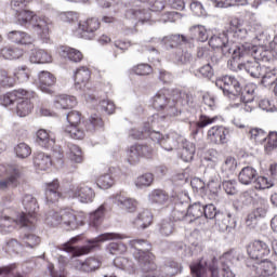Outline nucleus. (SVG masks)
<instances>
[{
  "instance_id": "a878e982",
  "label": "nucleus",
  "mask_w": 277,
  "mask_h": 277,
  "mask_svg": "<svg viewBox=\"0 0 277 277\" xmlns=\"http://www.w3.org/2000/svg\"><path fill=\"white\" fill-rule=\"evenodd\" d=\"M23 96H31V93H27V90L25 89H18L9 92L0 96V105H2L3 107H10V105H14V103L21 101Z\"/></svg>"
},
{
  "instance_id": "4d7b16f0",
  "label": "nucleus",
  "mask_w": 277,
  "mask_h": 277,
  "mask_svg": "<svg viewBox=\"0 0 277 277\" xmlns=\"http://www.w3.org/2000/svg\"><path fill=\"white\" fill-rule=\"evenodd\" d=\"M160 146L168 151L174 150L179 146V141L174 138V134H168L160 141Z\"/></svg>"
},
{
  "instance_id": "f8f14e48",
  "label": "nucleus",
  "mask_w": 277,
  "mask_h": 277,
  "mask_svg": "<svg viewBox=\"0 0 277 277\" xmlns=\"http://www.w3.org/2000/svg\"><path fill=\"white\" fill-rule=\"evenodd\" d=\"M83 214H77L75 210H61V227L65 230H76L79 226H83Z\"/></svg>"
},
{
  "instance_id": "69168bd1",
  "label": "nucleus",
  "mask_w": 277,
  "mask_h": 277,
  "mask_svg": "<svg viewBox=\"0 0 277 277\" xmlns=\"http://www.w3.org/2000/svg\"><path fill=\"white\" fill-rule=\"evenodd\" d=\"M16 83V79L8 76V71L1 69L0 70V85L3 88H14Z\"/></svg>"
},
{
  "instance_id": "de8ad7c7",
  "label": "nucleus",
  "mask_w": 277,
  "mask_h": 277,
  "mask_svg": "<svg viewBox=\"0 0 277 277\" xmlns=\"http://www.w3.org/2000/svg\"><path fill=\"white\" fill-rule=\"evenodd\" d=\"M155 181L153 174H141L134 180V185L137 189H144V187H150Z\"/></svg>"
},
{
  "instance_id": "39448f33",
  "label": "nucleus",
  "mask_w": 277,
  "mask_h": 277,
  "mask_svg": "<svg viewBox=\"0 0 277 277\" xmlns=\"http://www.w3.org/2000/svg\"><path fill=\"white\" fill-rule=\"evenodd\" d=\"M104 126L103 118L97 114H93L85 123L65 126L64 131L72 140H83L85 137V130H83V127H85L89 133H94L97 129H103Z\"/></svg>"
},
{
  "instance_id": "f03ea898",
  "label": "nucleus",
  "mask_w": 277,
  "mask_h": 277,
  "mask_svg": "<svg viewBox=\"0 0 277 277\" xmlns=\"http://www.w3.org/2000/svg\"><path fill=\"white\" fill-rule=\"evenodd\" d=\"M169 92L166 89L158 91L151 98L153 107L161 114H156L150 117L151 124H155V120H170L181 114L179 105H189L193 103V97L188 93L175 91L173 98L168 95Z\"/></svg>"
},
{
  "instance_id": "393cba45",
  "label": "nucleus",
  "mask_w": 277,
  "mask_h": 277,
  "mask_svg": "<svg viewBox=\"0 0 277 277\" xmlns=\"http://www.w3.org/2000/svg\"><path fill=\"white\" fill-rule=\"evenodd\" d=\"M242 48L243 44L239 43L236 48L232 50V53L229 54L232 55V60L228 61L227 66L229 70H233V72H240V70L245 69L246 62H243V60H246L247 56H239L238 54H236L239 49Z\"/></svg>"
},
{
  "instance_id": "052dcab7",
  "label": "nucleus",
  "mask_w": 277,
  "mask_h": 277,
  "mask_svg": "<svg viewBox=\"0 0 277 277\" xmlns=\"http://www.w3.org/2000/svg\"><path fill=\"white\" fill-rule=\"evenodd\" d=\"M14 151L16 157H19V159H27V157L31 155V147L26 143H19L14 147Z\"/></svg>"
},
{
  "instance_id": "0eeeda50",
  "label": "nucleus",
  "mask_w": 277,
  "mask_h": 277,
  "mask_svg": "<svg viewBox=\"0 0 277 277\" xmlns=\"http://www.w3.org/2000/svg\"><path fill=\"white\" fill-rule=\"evenodd\" d=\"M22 205L26 211L18 214L19 224L22 226H28L29 230L36 228V213L39 209L38 200L31 195H25L22 200Z\"/></svg>"
},
{
  "instance_id": "4be33fe9",
  "label": "nucleus",
  "mask_w": 277,
  "mask_h": 277,
  "mask_svg": "<svg viewBox=\"0 0 277 277\" xmlns=\"http://www.w3.org/2000/svg\"><path fill=\"white\" fill-rule=\"evenodd\" d=\"M131 224L134 225V228H137L138 230H145V228H148L153 224V214L150 211L144 209L137 213V215L132 219Z\"/></svg>"
},
{
  "instance_id": "8fccbe9b",
  "label": "nucleus",
  "mask_w": 277,
  "mask_h": 277,
  "mask_svg": "<svg viewBox=\"0 0 277 277\" xmlns=\"http://www.w3.org/2000/svg\"><path fill=\"white\" fill-rule=\"evenodd\" d=\"M253 183L255 189H269V187H274V181L264 175H255L253 179Z\"/></svg>"
},
{
  "instance_id": "5701e85b",
  "label": "nucleus",
  "mask_w": 277,
  "mask_h": 277,
  "mask_svg": "<svg viewBox=\"0 0 277 277\" xmlns=\"http://www.w3.org/2000/svg\"><path fill=\"white\" fill-rule=\"evenodd\" d=\"M230 131L222 126H214L208 131V138L213 144H226Z\"/></svg>"
},
{
  "instance_id": "cd10ccee",
  "label": "nucleus",
  "mask_w": 277,
  "mask_h": 277,
  "mask_svg": "<svg viewBox=\"0 0 277 277\" xmlns=\"http://www.w3.org/2000/svg\"><path fill=\"white\" fill-rule=\"evenodd\" d=\"M255 274L260 277H272L276 274V265L268 258L256 264Z\"/></svg>"
},
{
  "instance_id": "f3484780",
  "label": "nucleus",
  "mask_w": 277,
  "mask_h": 277,
  "mask_svg": "<svg viewBox=\"0 0 277 277\" xmlns=\"http://www.w3.org/2000/svg\"><path fill=\"white\" fill-rule=\"evenodd\" d=\"M222 276L223 277H235V273L230 269L232 265H238L239 263V255L235 251H229L224 253L220 258Z\"/></svg>"
},
{
  "instance_id": "b1692460",
  "label": "nucleus",
  "mask_w": 277,
  "mask_h": 277,
  "mask_svg": "<svg viewBox=\"0 0 277 277\" xmlns=\"http://www.w3.org/2000/svg\"><path fill=\"white\" fill-rule=\"evenodd\" d=\"M16 226H19L25 230H29V225L21 224L18 215L16 220L11 219L10 216H0V233H2V235H8V233H12V230H14Z\"/></svg>"
},
{
  "instance_id": "79ce46f5",
  "label": "nucleus",
  "mask_w": 277,
  "mask_h": 277,
  "mask_svg": "<svg viewBox=\"0 0 277 277\" xmlns=\"http://www.w3.org/2000/svg\"><path fill=\"white\" fill-rule=\"evenodd\" d=\"M0 57H3V60H19V57H23V49L13 47L2 48L0 50Z\"/></svg>"
},
{
  "instance_id": "c9c22d12",
  "label": "nucleus",
  "mask_w": 277,
  "mask_h": 277,
  "mask_svg": "<svg viewBox=\"0 0 277 277\" xmlns=\"http://www.w3.org/2000/svg\"><path fill=\"white\" fill-rule=\"evenodd\" d=\"M189 35L192 40L197 42H207L209 40V31L203 25H194L189 28Z\"/></svg>"
},
{
  "instance_id": "864d4df0",
  "label": "nucleus",
  "mask_w": 277,
  "mask_h": 277,
  "mask_svg": "<svg viewBox=\"0 0 277 277\" xmlns=\"http://www.w3.org/2000/svg\"><path fill=\"white\" fill-rule=\"evenodd\" d=\"M27 170L23 166L18 164H0V174H25Z\"/></svg>"
},
{
  "instance_id": "338daca9",
  "label": "nucleus",
  "mask_w": 277,
  "mask_h": 277,
  "mask_svg": "<svg viewBox=\"0 0 277 277\" xmlns=\"http://www.w3.org/2000/svg\"><path fill=\"white\" fill-rule=\"evenodd\" d=\"M141 157L142 156L140 154L138 145L131 146L130 149L128 150V161H129V163H131V164L137 163V161H140Z\"/></svg>"
},
{
  "instance_id": "dca6fc26",
  "label": "nucleus",
  "mask_w": 277,
  "mask_h": 277,
  "mask_svg": "<svg viewBox=\"0 0 277 277\" xmlns=\"http://www.w3.org/2000/svg\"><path fill=\"white\" fill-rule=\"evenodd\" d=\"M100 27L101 22H98V18L91 17L78 25V31L81 34V38L92 40V38H94V34L98 31Z\"/></svg>"
},
{
  "instance_id": "2f4dec72",
  "label": "nucleus",
  "mask_w": 277,
  "mask_h": 277,
  "mask_svg": "<svg viewBox=\"0 0 277 277\" xmlns=\"http://www.w3.org/2000/svg\"><path fill=\"white\" fill-rule=\"evenodd\" d=\"M90 81V69L88 67H80L75 72V88L76 90H83Z\"/></svg>"
},
{
  "instance_id": "5fc2aeb1",
  "label": "nucleus",
  "mask_w": 277,
  "mask_h": 277,
  "mask_svg": "<svg viewBox=\"0 0 277 277\" xmlns=\"http://www.w3.org/2000/svg\"><path fill=\"white\" fill-rule=\"evenodd\" d=\"M114 183H116L114 175L102 174L97 179L96 185L100 187V189H109V187L114 186Z\"/></svg>"
},
{
  "instance_id": "6e6d98bb",
  "label": "nucleus",
  "mask_w": 277,
  "mask_h": 277,
  "mask_svg": "<svg viewBox=\"0 0 277 277\" xmlns=\"http://www.w3.org/2000/svg\"><path fill=\"white\" fill-rule=\"evenodd\" d=\"M267 211H269V202H267V199H261L260 206L251 213H253L259 220H263V217H267Z\"/></svg>"
},
{
  "instance_id": "ea45409f",
  "label": "nucleus",
  "mask_w": 277,
  "mask_h": 277,
  "mask_svg": "<svg viewBox=\"0 0 277 277\" xmlns=\"http://www.w3.org/2000/svg\"><path fill=\"white\" fill-rule=\"evenodd\" d=\"M61 55L63 57H67L69 62H74V64H79V62L83 60V54L81 53V51L75 48H68V47L61 48Z\"/></svg>"
},
{
  "instance_id": "bb28decb",
  "label": "nucleus",
  "mask_w": 277,
  "mask_h": 277,
  "mask_svg": "<svg viewBox=\"0 0 277 277\" xmlns=\"http://www.w3.org/2000/svg\"><path fill=\"white\" fill-rule=\"evenodd\" d=\"M53 85H55V76L49 71H41L39 74V89L41 92L51 94Z\"/></svg>"
},
{
  "instance_id": "a19ab883",
  "label": "nucleus",
  "mask_w": 277,
  "mask_h": 277,
  "mask_svg": "<svg viewBox=\"0 0 277 277\" xmlns=\"http://www.w3.org/2000/svg\"><path fill=\"white\" fill-rule=\"evenodd\" d=\"M187 215L188 222H194V220H198L199 217H202L205 215V206H202L200 202H195L187 209Z\"/></svg>"
},
{
  "instance_id": "09e8293b",
  "label": "nucleus",
  "mask_w": 277,
  "mask_h": 277,
  "mask_svg": "<svg viewBox=\"0 0 277 277\" xmlns=\"http://www.w3.org/2000/svg\"><path fill=\"white\" fill-rule=\"evenodd\" d=\"M40 237L32 233H25L22 236V242L24 246H26V248H30L31 250H34V248H38V246H40Z\"/></svg>"
},
{
  "instance_id": "6e6552de",
  "label": "nucleus",
  "mask_w": 277,
  "mask_h": 277,
  "mask_svg": "<svg viewBox=\"0 0 277 277\" xmlns=\"http://www.w3.org/2000/svg\"><path fill=\"white\" fill-rule=\"evenodd\" d=\"M193 277H207V272H210L211 277H220V268H217V259L210 258L209 260L202 258L196 264L190 266Z\"/></svg>"
},
{
  "instance_id": "a18cd8bd",
  "label": "nucleus",
  "mask_w": 277,
  "mask_h": 277,
  "mask_svg": "<svg viewBox=\"0 0 277 277\" xmlns=\"http://www.w3.org/2000/svg\"><path fill=\"white\" fill-rule=\"evenodd\" d=\"M261 78L262 85L271 88V85H274L277 81V69H267L266 67V70L261 75Z\"/></svg>"
},
{
  "instance_id": "7c9ffc66",
  "label": "nucleus",
  "mask_w": 277,
  "mask_h": 277,
  "mask_svg": "<svg viewBox=\"0 0 277 277\" xmlns=\"http://www.w3.org/2000/svg\"><path fill=\"white\" fill-rule=\"evenodd\" d=\"M34 166L37 168V170H49V168L53 166V160H51V156L48 154L37 151L34 154Z\"/></svg>"
},
{
  "instance_id": "58836bf2",
  "label": "nucleus",
  "mask_w": 277,
  "mask_h": 277,
  "mask_svg": "<svg viewBox=\"0 0 277 277\" xmlns=\"http://www.w3.org/2000/svg\"><path fill=\"white\" fill-rule=\"evenodd\" d=\"M159 122H163V120H155V122L153 123L149 118L148 122L145 123V133H146V137H150L153 142H157L158 144L161 145V140H163V137L166 136H162L159 131L153 130V127H155V124H159Z\"/></svg>"
},
{
  "instance_id": "423d86ee",
  "label": "nucleus",
  "mask_w": 277,
  "mask_h": 277,
  "mask_svg": "<svg viewBox=\"0 0 277 277\" xmlns=\"http://www.w3.org/2000/svg\"><path fill=\"white\" fill-rule=\"evenodd\" d=\"M161 42L167 47H170L171 49H174V47H177L175 51V61L177 62V64H183V65L192 64V60H194V56H192V52L187 50H183V47H185V44H187L188 42L187 37L183 35H171V36L164 37L161 40Z\"/></svg>"
},
{
  "instance_id": "4468645a",
  "label": "nucleus",
  "mask_w": 277,
  "mask_h": 277,
  "mask_svg": "<svg viewBox=\"0 0 277 277\" xmlns=\"http://www.w3.org/2000/svg\"><path fill=\"white\" fill-rule=\"evenodd\" d=\"M209 44L213 49H221L223 55L228 56L233 53V50L239 44L234 43L230 41L228 37V32H223L219 36H213L209 40Z\"/></svg>"
},
{
  "instance_id": "9d476101",
  "label": "nucleus",
  "mask_w": 277,
  "mask_h": 277,
  "mask_svg": "<svg viewBox=\"0 0 277 277\" xmlns=\"http://www.w3.org/2000/svg\"><path fill=\"white\" fill-rule=\"evenodd\" d=\"M239 57L252 56L255 62H269L272 60V52L263 47H256L252 43H242V48L236 52Z\"/></svg>"
},
{
  "instance_id": "c85d7f7f",
  "label": "nucleus",
  "mask_w": 277,
  "mask_h": 277,
  "mask_svg": "<svg viewBox=\"0 0 277 277\" xmlns=\"http://www.w3.org/2000/svg\"><path fill=\"white\" fill-rule=\"evenodd\" d=\"M267 67L262 66L261 63H259L256 60H251L245 62V69L250 77H253V79H261V76L265 72Z\"/></svg>"
},
{
  "instance_id": "9b49d317",
  "label": "nucleus",
  "mask_w": 277,
  "mask_h": 277,
  "mask_svg": "<svg viewBox=\"0 0 277 277\" xmlns=\"http://www.w3.org/2000/svg\"><path fill=\"white\" fill-rule=\"evenodd\" d=\"M215 85L216 88H220L224 96H227L228 98H235V96L241 94V83L235 76H224L219 78L215 81Z\"/></svg>"
},
{
  "instance_id": "3c124183",
  "label": "nucleus",
  "mask_w": 277,
  "mask_h": 277,
  "mask_svg": "<svg viewBox=\"0 0 277 277\" xmlns=\"http://www.w3.org/2000/svg\"><path fill=\"white\" fill-rule=\"evenodd\" d=\"M159 234L162 237H170L174 233V222L171 220H163L158 224Z\"/></svg>"
},
{
  "instance_id": "72a5a7b5",
  "label": "nucleus",
  "mask_w": 277,
  "mask_h": 277,
  "mask_svg": "<svg viewBox=\"0 0 277 277\" xmlns=\"http://www.w3.org/2000/svg\"><path fill=\"white\" fill-rule=\"evenodd\" d=\"M77 105V97L70 95H58L54 101L56 109H72Z\"/></svg>"
},
{
  "instance_id": "0e129e2a",
  "label": "nucleus",
  "mask_w": 277,
  "mask_h": 277,
  "mask_svg": "<svg viewBox=\"0 0 277 277\" xmlns=\"http://www.w3.org/2000/svg\"><path fill=\"white\" fill-rule=\"evenodd\" d=\"M256 198V193L254 190L245 192L239 196V201L245 207H249V205H254V199Z\"/></svg>"
},
{
  "instance_id": "ddd939ff",
  "label": "nucleus",
  "mask_w": 277,
  "mask_h": 277,
  "mask_svg": "<svg viewBox=\"0 0 277 277\" xmlns=\"http://www.w3.org/2000/svg\"><path fill=\"white\" fill-rule=\"evenodd\" d=\"M247 253L253 261H261L272 256V248L263 240H254L247 247Z\"/></svg>"
},
{
  "instance_id": "13d9d810",
  "label": "nucleus",
  "mask_w": 277,
  "mask_h": 277,
  "mask_svg": "<svg viewBox=\"0 0 277 277\" xmlns=\"http://www.w3.org/2000/svg\"><path fill=\"white\" fill-rule=\"evenodd\" d=\"M106 251L113 255L124 254L127 252V245L122 242H110L107 245Z\"/></svg>"
},
{
  "instance_id": "774afa93",
  "label": "nucleus",
  "mask_w": 277,
  "mask_h": 277,
  "mask_svg": "<svg viewBox=\"0 0 277 277\" xmlns=\"http://www.w3.org/2000/svg\"><path fill=\"white\" fill-rule=\"evenodd\" d=\"M267 140L265 150L266 153H272V150L277 148V132H269Z\"/></svg>"
},
{
  "instance_id": "603ef678",
  "label": "nucleus",
  "mask_w": 277,
  "mask_h": 277,
  "mask_svg": "<svg viewBox=\"0 0 277 277\" xmlns=\"http://www.w3.org/2000/svg\"><path fill=\"white\" fill-rule=\"evenodd\" d=\"M203 215L207 220H215L216 222L222 220V213L217 211L213 203L203 206Z\"/></svg>"
},
{
  "instance_id": "49530a36",
  "label": "nucleus",
  "mask_w": 277,
  "mask_h": 277,
  "mask_svg": "<svg viewBox=\"0 0 277 277\" xmlns=\"http://www.w3.org/2000/svg\"><path fill=\"white\" fill-rule=\"evenodd\" d=\"M194 155H196V145H194V143L185 142L181 151L183 161L189 163V161L194 160Z\"/></svg>"
},
{
  "instance_id": "c03bdc74",
  "label": "nucleus",
  "mask_w": 277,
  "mask_h": 277,
  "mask_svg": "<svg viewBox=\"0 0 277 277\" xmlns=\"http://www.w3.org/2000/svg\"><path fill=\"white\" fill-rule=\"evenodd\" d=\"M44 224H47V226H51L52 228L62 226V211L56 212V211L50 210L44 215Z\"/></svg>"
},
{
  "instance_id": "e2e57ef3",
  "label": "nucleus",
  "mask_w": 277,
  "mask_h": 277,
  "mask_svg": "<svg viewBox=\"0 0 277 277\" xmlns=\"http://www.w3.org/2000/svg\"><path fill=\"white\" fill-rule=\"evenodd\" d=\"M219 224L221 230H230L232 228H235V221L230 222V214H224L222 213L221 220L216 221Z\"/></svg>"
},
{
  "instance_id": "473e14b6",
  "label": "nucleus",
  "mask_w": 277,
  "mask_h": 277,
  "mask_svg": "<svg viewBox=\"0 0 277 277\" xmlns=\"http://www.w3.org/2000/svg\"><path fill=\"white\" fill-rule=\"evenodd\" d=\"M8 39L15 44H31L34 38L25 31L12 30L8 34Z\"/></svg>"
},
{
  "instance_id": "4c0bfd02",
  "label": "nucleus",
  "mask_w": 277,
  "mask_h": 277,
  "mask_svg": "<svg viewBox=\"0 0 277 277\" xmlns=\"http://www.w3.org/2000/svg\"><path fill=\"white\" fill-rule=\"evenodd\" d=\"M148 200L151 205H166V202H168V200H170V195H168V193H166V190L163 189H153L149 194H148Z\"/></svg>"
},
{
  "instance_id": "7ed1b4c3",
  "label": "nucleus",
  "mask_w": 277,
  "mask_h": 277,
  "mask_svg": "<svg viewBox=\"0 0 277 277\" xmlns=\"http://www.w3.org/2000/svg\"><path fill=\"white\" fill-rule=\"evenodd\" d=\"M27 3H29V0H13L11 2L12 10L16 12L17 25L26 27V29H31L43 42L48 43L51 40L49 36L51 31V19L40 17L35 15L34 12L25 10Z\"/></svg>"
},
{
  "instance_id": "c756f323",
  "label": "nucleus",
  "mask_w": 277,
  "mask_h": 277,
  "mask_svg": "<svg viewBox=\"0 0 277 277\" xmlns=\"http://www.w3.org/2000/svg\"><path fill=\"white\" fill-rule=\"evenodd\" d=\"M37 144L42 148H53L55 146V135L44 129L37 131Z\"/></svg>"
},
{
  "instance_id": "20e7f679",
  "label": "nucleus",
  "mask_w": 277,
  "mask_h": 277,
  "mask_svg": "<svg viewBox=\"0 0 277 277\" xmlns=\"http://www.w3.org/2000/svg\"><path fill=\"white\" fill-rule=\"evenodd\" d=\"M111 239H127V236L116 233H105L89 240V243L82 247L72 246V243H77L78 241V238L74 237L64 245L63 250H65V252H69L72 256H83V254H90L98 243H103V241H109Z\"/></svg>"
},
{
  "instance_id": "412c9836",
  "label": "nucleus",
  "mask_w": 277,
  "mask_h": 277,
  "mask_svg": "<svg viewBox=\"0 0 277 277\" xmlns=\"http://www.w3.org/2000/svg\"><path fill=\"white\" fill-rule=\"evenodd\" d=\"M113 200L117 207L123 211H127V213H135V211H137L138 202L134 198L127 197L122 194H117L113 196Z\"/></svg>"
},
{
  "instance_id": "a211bd4d",
  "label": "nucleus",
  "mask_w": 277,
  "mask_h": 277,
  "mask_svg": "<svg viewBox=\"0 0 277 277\" xmlns=\"http://www.w3.org/2000/svg\"><path fill=\"white\" fill-rule=\"evenodd\" d=\"M29 96L23 95L21 100H17L16 114L19 118H25L31 114V109H34V98H36V93L34 91H26Z\"/></svg>"
},
{
  "instance_id": "f704fd0d",
  "label": "nucleus",
  "mask_w": 277,
  "mask_h": 277,
  "mask_svg": "<svg viewBox=\"0 0 277 277\" xmlns=\"http://www.w3.org/2000/svg\"><path fill=\"white\" fill-rule=\"evenodd\" d=\"M60 189V182L54 180L53 182L48 183L45 189V200L47 202H57L62 198V194L57 192Z\"/></svg>"
},
{
  "instance_id": "f257e3e1",
  "label": "nucleus",
  "mask_w": 277,
  "mask_h": 277,
  "mask_svg": "<svg viewBox=\"0 0 277 277\" xmlns=\"http://www.w3.org/2000/svg\"><path fill=\"white\" fill-rule=\"evenodd\" d=\"M130 252L137 261L143 272V277H172L179 274L181 266L176 262L157 268L155 264V255L150 252V245L144 239H133L129 241Z\"/></svg>"
},
{
  "instance_id": "680f3d73",
  "label": "nucleus",
  "mask_w": 277,
  "mask_h": 277,
  "mask_svg": "<svg viewBox=\"0 0 277 277\" xmlns=\"http://www.w3.org/2000/svg\"><path fill=\"white\" fill-rule=\"evenodd\" d=\"M114 265H115V267H118V269H126L127 272L135 268L133 266V262H131L129 259L122 258V256L116 258L114 260Z\"/></svg>"
},
{
  "instance_id": "6ab92c4d",
  "label": "nucleus",
  "mask_w": 277,
  "mask_h": 277,
  "mask_svg": "<svg viewBox=\"0 0 277 277\" xmlns=\"http://www.w3.org/2000/svg\"><path fill=\"white\" fill-rule=\"evenodd\" d=\"M228 38H233L232 42H239V40H246L248 38V30L241 26L239 19H232L229 23V28L227 30Z\"/></svg>"
},
{
  "instance_id": "1a4fd4ad",
  "label": "nucleus",
  "mask_w": 277,
  "mask_h": 277,
  "mask_svg": "<svg viewBox=\"0 0 277 277\" xmlns=\"http://www.w3.org/2000/svg\"><path fill=\"white\" fill-rule=\"evenodd\" d=\"M166 8L164 0H155L150 9H131L127 11L126 16L128 18H133L144 25V23H148L150 21V12H161Z\"/></svg>"
},
{
  "instance_id": "e433bc0d",
  "label": "nucleus",
  "mask_w": 277,
  "mask_h": 277,
  "mask_svg": "<svg viewBox=\"0 0 277 277\" xmlns=\"http://www.w3.org/2000/svg\"><path fill=\"white\" fill-rule=\"evenodd\" d=\"M30 62L32 64H51L53 56L47 50H34L30 54Z\"/></svg>"
},
{
  "instance_id": "37998d69",
  "label": "nucleus",
  "mask_w": 277,
  "mask_h": 277,
  "mask_svg": "<svg viewBox=\"0 0 277 277\" xmlns=\"http://www.w3.org/2000/svg\"><path fill=\"white\" fill-rule=\"evenodd\" d=\"M105 220V206H100L94 212L89 214V225L90 226H100Z\"/></svg>"
},
{
  "instance_id": "2eb2a0df",
  "label": "nucleus",
  "mask_w": 277,
  "mask_h": 277,
  "mask_svg": "<svg viewBox=\"0 0 277 277\" xmlns=\"http://www.w3.org/2000/svg\"><path fill=\"white\" fill-rule=\"evenodd\" d=\"M67 194L69 198H77L79 202H82L84 205L93 202L96 196L94 189H92V187L85 186V184L72 186Z\"/></svg>"
},
{
  "instance_id": "aec40b11",
  "label": "nucleus",
  "mask_w": 277,
  "mask_h": 277,
  "mask_svg": "<svg viewBox=\"0 0 277 277\" xmlns=\"http://www.w3.org/2000/svg\"><path fill=\"white\" fill-rule=\"evenodd\" d=\"M72 267L78 272H84L90 274V272H96L101 267V259L98 258H88L85 261L75 260L72 262Z\"/></svg>"
},
{
  "instance_id": "bf43d9fd",
  "label": "nucleus",
  "mask_w": 277,
  "mask_h": 277,
  "mask_svg": "<svg viewBox=\"0 0 277 277\" xmlns=\"http://www.w3.org/2000/svg\"><path fill=\"white\" fill-rule=\"evenodd\" d=\"M69 159L75 161V163H81L83 161V156L81 153V148L75 144H69Z\"/></svg>"
}]
</instances>
